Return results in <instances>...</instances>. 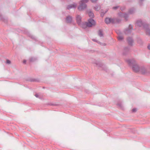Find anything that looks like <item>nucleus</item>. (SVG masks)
Masks as SVG:
<instances>
[{"label":"nucleus","mask_w":150,"mask_h":150,"mask_svg":"<svg viewBox=\"0 0 150 150\" xmlns=\"http://www.w3.org/2000/svg\"><path fill=\"white\" fill-rule=\"evenodd\" d=\"M96 24L95 21L92 19H89L87 23H85L81 24V26L83 28H86L87 27H91L94 26Z\"/></svg>","instance_id":"nucleus-1"},{"label":"nucleus","mask_w":150,"mask_h":150,"mask_svg":"<svg viewBox=\"0 0 150 150\" xmlns=\"http://www.w3.org/2000/svg\"><path fill=\"white\" fill-rule=\"evenodd\" d=\"M89 0H83L81 1L80 2V5L78 8V9L80 11H82L86 7L85 4L87 3Z\"/></svg>","instance_id":"nucleus-2"},{"label":"nucleus","mask_w":150,"mask_h":150,"mask_svg":"<svg viewBox=\"0 0 150 150\" xmlns=\"http://www.w3.org/2000/svg\"><path fill=\"white\" fill-rule=\"evenodd\" d=\"M105 21L107 24H109L110 23H113L114 22V20L112 19H110L108 18H107L105 20Z\"/></svg>","instance_id":"nucleus-3"},{"label":"nucleus","mask_w":150,"mask_h":150,"mask_svg":"<svg viewBox=\"0 0 150 150\" xmlns=\"http://www.w3.org/2000/svg\"><path fill=\"white\" fill-rule=\"evenodd\" d=\"M133 70L136 72H137L139 71V68L137 65H134L132 67Z\"/></svg>","instance_id":"nucleus-4"},{"label":"nucleus","mask_w":150,"mask_h":150,"mask_svg":"<svg viewBox=\"0 0 150 150\" xmlns=\"http://www.w3.org/2000/svg\"><path fill=\"white\" fill-rule=\"evenodd\" d=\"M76 6V4H71L68 6L67 7V8L68 9H70L72 8H75Z\"/></svg>","instance_id":"nucleus-5"},{"label":"nucleus","mask_w":150,"mask_h":150,"mask_svg":"<svg viewBox=\"0 0 150 150\" xmlns=\"http://www.w3.org/2000/svg\"><path fill=\"white\" fill-rule=\"evenodd\" d=\"M76 19L77 23L79 24H80L81 22V18L80 16L78 15L76 17Z\"/></svg>","instance_id":"nucleus-6"},{"label":"nucleus","mask_w":150,"mask_h":150,"mask_svg":"<svg viewBox=\"0 0 150 150\" xmlns=\"http://www.w3.org/2000/svg\"><path fill=\"white\" fill-rule=\"evenodd\" d=\"M72 20L70 16L67 17V23H69Z\"/></svg>","instance_id":"nucleus-7"},{"label":"nucleus","mask_w":150,"mask_h":150,"mask_svg":"<svg viewBox=\"0 0 150 150\" xmlns=\"http://www.w3.org/2000/svg\"><path fill=\"white\" fill-rule=\"evenodd\" d=\"M88 14L89 16L91 17H93L94 16L93 13L90 11L88 12Z\"/></svg>","instance_id":"nucleus-8"},{"label":"nucleus","mask_w":150,"mask_h":150,"mask_svg":"<svg viewBox=\"0 0 150 150\" xmlns=\"http://www.w3.org/2000/svg\"><path fill=\"white\" fill-rule=\"evenodd\" d=\"M100 9V7L99 6H96L95 7V9L96 11H98Z\"/></svg>","instance_id":"nucleus-9"},{"label":"nucleus","mask_w":150,"mask_h":150,"mask_svg":"<svg viewBox=\"0 0 150 150\" xmlns=\"http://www.w3.org/2000/svg\"><path fill=\"white\" fill-rule=\"evenodd\" d=\"M117 38L119 40H121L123 39V37L121 36H118Z\"/></svg>","instance_id":"nucleus-10"},{"label":"nucleus","mask_w":150,"mask_h":150,"mask_svg":"<svg viewBox=\"0 0 150 150\" xmlns=\"http://www.w3.org/2000/svg\"><path fill=\"white\" fill-rule=\"evenodd\" d=\"M98 34H99V35L100 36H101L102 35V33L100 30H99V31Z\"/></svg>","instance_id":"nucleus-11"},{"label":"nucleus","mask_w":150,"mask_h":150,"mask_svg":"<svg viewBox=\"0 0 150 150\" xmlns=\"http://www.w3.org/2000/svg\"><path fill=\"white\" fill-rule=\"evenodd\" d=\"M6 62L7 64H10L11 63V61L10 60L8 59L6 60Z\"/></svg>","instance_id":"nucleus-12"},{"label":"nucleus","mask_w":150,"mask_h":150,"mask_svg":"<svg viewBox=\"0 0 150 150\" xmlns=\"http://www.w3.org/2000/svg\"><path fill=\"white\" fill-rule=\"evenodd\" d=\"M150 32V30H147L146 32L147 34L149 35H150V33H149Z\"/></svg>","instance_id":"nucleus-13"},{"label":"nucleus","mask_w":150,"mask_h":150,"mask_svg":"<svg viewBox=\"0 0 150 150\" xmlns=\"http://www.w3.org/2000/svg\"><path fill=\"white\" fill-rule=\"evenodd\" d=\"M132 111L133 112H136V109H132Z\"/></svg>","instance_id":"nucleus-14"},{"label":"nucleus","mask_w":150,"mask_h":150,"mask_svg":"<svg viewBox=\"0 0 150 150\" xmlns=\"http://www.w3.org/2000/svg\"><path fill=\"white\" fill-rule=\"evenodd\" d=\"M91 1L93 2H95L97 0H91Z\"/></svg>","instance_id":"nucleus-15"},{"label":"nucleus","mask_w":150,"mask_h":150,"mask_svg":"<svg viewBox=\"0 0 150 150\" xmlns=\"http://www.w3.org/2000/svg\"><path fill=\"white\" fill-rule=\"evenodd\" d=\"M148 48L150 50V45H149L148 47Z\"/></svg>","instance_id":"nucleus-16"},{"label":"nucleus","mask_w":150,"mask_h":150,"mask_svg":"<svg viewBox=\"0 0 150 150\" xmlns=\"http://www.w3.org/2000/svg\"><path fill=\"white\" fill-rule=\"evenodd\" d=\"M35 96L36 97H39L38 96V94H36L35 95Z\"/></svg>","instance_id":"nucleus-17"},{"label":"nucleus","mask_w":150,"mask_h":150,"mask_svg":"<svg viewBox=\"0 0 150 150\" xmlns=\"http://www.w3.org/2000/svg\"><path fill=\"white\" fill-rule=\"evenodd\" d=\"M117 8V7H114L113 8V9H115V8Z\"/></svg>","instance_id":"nucleus-18"},{"label":"nucleus","mask_w":150,"mask_h":150,"mask_svg":"<svg viewBox=\"0 0 150 150\" xmlns=\"http://www.w3.org/2000/svg\"><path fill=\"white\" fill-rule=\"evenodd\" d=\"M23 63H25V62H26V61H25V60H24V61H23Z\"/></svg>","instance_id":"nucleus-19"},{"label":"nucleus","mask_w":150,"mask_h":150,"mask_svg":"<svg viewBox=\"0 0 150 150\" xmlns=\"http://www.w3.org/2000/svg\"><path fill=\"white\" fill-rule=\"evenodd\" d=\"M142 73H143V74H144V72H142Z\"/></svg>","instance_id":"nucleus-20"}]
</instances>
